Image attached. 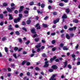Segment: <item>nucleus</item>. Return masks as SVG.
I'll use <instances>...</instances> for the list:
<instances>
[{"mask_svg":"<svg viewBox=\"0 0 80 80\" xmlns=\"http://www.w3.org/2000/svg\"><path fill=\"white\" fill-rule=\"evenodd\" d=\"M36 27H37V30H38L39 29H40V24H39L38 23L37 24L36 26H35Z\"/></svg>","mask_w":80,"mask_h":80,"instance_id":"nucleus-4","label":"nucleus"},{"mask_svg":"<svg viewBox=\"0 0 80 80\" xmlns=\"http://www.w3.org/2000/svg\"><path fill=\"white\" fill-rule=\"evenodd\" d=\"M24 13L27 14L26 15H24L25 17H28V11L25 10L24 11Z\"/></svg>","mask_w":80,"mask_h":80,"instance_id":"nucleus-5","label":"nucleus"},{"mask_svg":"<svg viewBox=\"0 0 80 80\" xmlns=\"http://www.w3.org/2000/svg\"><path fill=\"white\" fill-rule=\"evenodd\" d=\"M23 55H25V54H27V52L24 51L23 52Z\"/></svg>","mask_w":80,"mask_h":80,"instance_id":"nucleus-61","label":"nucleus"},{"mask_svg":"<svg viewBox=\"0 0 80 80\" xmlns=\"http://www.w3.org/2000/svg\"><path fill=\"white\" fill-rule=\"evenodd\" d=\"M14 13H16V14H17V13H18V12L17 10H16L14 11Z\"/></svg>","mask_w":80,"mask_h":80,"instance_id":"nucleus-43","label":"nucleus"},{"mask_svg":"<svg viewBox=\"0 0 80 80\" xmlns=\"http://www.w3.org/2000/svg\"><path fill=\"white\" fill-rule=\"evenodd\" d=\"M66 12L67 13H68L70 12V9L69 8H67L66 9Z\"/></svg>","mask_w":80,"mask_h":80,"instance_id":"nucleus-19","label":"nucleus"},{"mask_svg":"<svg viewBox=\"0 0 80 80\" xmlns=\"http://www.w3.org/2000/svg\"><path fill=\"white\" fill-rule=\"evenodd\" d=\"M77 65H80V62L78 61L77 62Z\"/></svg>","mask_w":80,"mask_h":80,"instance_id":"nucleus-54","label":"nucleus"},{"mask_svg":"<svg viewBox=\"0 0 80 80\" xmlns=\"http://www.w3.org/2000/svg\"><path fill=\"white\" fill-rule=\"evenodd\" d=\"M14 9H15V7L11 8V9L9 8H7L8 11L9 12H12V11H13V10Z\"/></svg>","mask_w":80,"mask_h":80,"instance_id":"nucleus-2","label":"nucleus"},{"mask_svg":"<svg viewBox=\"0 0 80 80\" xmlns=\"http://www.w3.org/2000/svg\"><path fill=\"white\" fill-rule=\"evenodd\" d=\"M8 16L9 17V20H12V19H13V18L12 17V15L10 14H9L8 15Z\"/></svg>","mask_w":80,"mask_h":80,"instance_id":"nucleus-13","label":"nucleus"},{"mask_svg":"<svg viewBox=\"0 0 80 80\" xmlns=\"http://www.w3.org/2000/svg\"><path fill=\"white\" fill-rule=\"evenodd\" d=\"M16 33L17 35H20V32L18 31H16Z\"/></svg>","mask_w":80,"mask_h":80,"instance_id":"nucleus-31","label":"nucleus"},{"mask_svg":"<svg viewBox=\"0 0 80 80\" xmlns=\"http://www.w3.org/2000/svg\"><path fill=\"white\" fill-rule=\"evenodd\" d=\"M55 42H56L55 40H53L52 41L51 43L52 44H54L55 43Z\"/></svg>","mask_w":80,"mask_h":80,"instance_id":"nucleus-30","label":"nucleus"},{"mask_svg":"<svg viewBox=\"0 0 80 80\" xmlns=\"http://www.w3.org/2000/svg\"><path fill=\"white\" fill-rule=\"evenodd\" d=\"M42 43H45V42H46V41H45L42 40Z\"/></svg>","mask_w":80,"mask_h":80,"instance_id":"nucleus-63","label":"nucleus"},{"mask_svg":"<svg viewBox=\"0 0 80 80\" xmlns=\"http://www.w3.org/2000/svg\"><path fill=\"white\" fill-rule=\"evenodd\" d=\"M26 62V61H23L22 63V65H25V63Z\"/></svg>","mask_w":80,"mask_h":80,"instance_id":"nucleus-33","label":"nucleus"},{"mask_svg":"<svg viewBox=\"0 0 80 80\" xmlns=\"http://www.w3.org/2000/svg\"><path fill=\"white\" fill-rule=\"evenodd\" d=\"M29 43L30 41H28L26 42V45H28V44H29Z\"/></svg>","mask_w":80,"mask_h":80,"instance_id":"nucleus-41","label":"nucleus"},{"mask_svg":"<svg viewBox=\"0 0 80 80\" xmlns=\"http://www.w3.org/2000/svg\"><path fill=\"white\" fill-rule=\"evenodd\" d=\"M22 30H25V31H27V30L25 28H23Z\"/></svg>","mask_w":80,"mask_h":80,"instance_id":"nucleus-51","label":"nucleus"},{"mask_svg":"<svg viewBox=\"0 0 80 80\" xmlns=\"http://www.w3.org/2000/svg\"><path fill=\"white\" fill-rule=\"evenodd\" d=\"M67 62L66 61L64 63V68H65L67 67Z\"/></svg>","mask_w":80,"mask_h":80,"instance_id":"nucleus-18","label":"nucleus"},{"mask_svg":"<svg viewBox=\"0 0 80 80\" xmlns=\"http://www.w3.org/2000/svg\"><path fill=\"white\" fill-rule=\"evenodd\" d=\"M24 8V7L23 6H21L20 7V9L19 10V12H21V11H22V10H23V8Z\"/></svg>","mask_w":80,"mask_h":80,"instance_id":"nucleus-12","label":"nucleus"},{"mask_svg":"<svg viewBox=\"0 0 80 80\" xmlns=\"http://www.w3.org/2000/svg\"><path fill=\"white\" fill-rule=\"evenodd\" d=\"M7 5H8V4L6 3H4L3 4V5L4 7H6V6H7Z\"/></svg>","mask_w":80,"mask_h":80,"instance_id":"nucleus-36","label":"nucleus"},{"mask_svg":"<svg viewBox=\"0 0 80 80\" xmlns=\"http://www.w3.org/2000/svg\"><path fill=\"white\" fill-rule=\"evenodd\" d=\"M79 46V45L78 44H77V46L75 47V48L76 49L78 48Z\"/></svg>","mask_w":80,"mask_h":80,"instance_id":"nucleus-46","label":"nucleus"},{"mask_svg":"<svg viewBox=\"0 0 80 80\" xmlns=\"http://www.w3.org/2000/svg\"><path fill=\"white\" fill-rule=\"evenodd\" d=\"M49 72H52L53 71V70L52 69H50L49 70Z\"/></svg>","mask_w":80,"mask_h":80,"instance_id":"nucleus-47","label":"nucleus"},{"mask_svg":"<svg viewBox=\"0 0 80 80\" xmlns=\"http://www.w3.org/2000/svg\"><path fill=\"white\" fill-rule=\"evenodd\" d=\"M57 47H54L52 48V52H55V50H56V49H57Z\"/></svg>","mask_w":80,"mask_h":80,"instance_id":"nucleus-14","label":"nucleus"},{"mask_svg":"<svg viewBox=\"0 0 80 80\" xmlns=\"http://www.w3.org/2000/svg\"><path fill=\"white\" fill-rule=\"evenodd\" d=\"M60 46L61 47H63V43L60 44Z\"/></svg>","mask_w":80,"mask_h":80,"instance_id":"nucleus-44","label":"nucleus"},{"mask_svg":"<svg viewBox=\"0 0 80 80\" xmlns=\"http://www.w3.org/2000/svg\"><path fill=\"white\" fill-rule=\"evenodd\" d=\"M42 26L43 27H44L45 28H46V27H48L47 25L45 24H43Z\"/></svg>","mask_w":80,"mask_h":80,"instance_id":"nucleus-21","label":"nucleus"},{"mask_svg":"<svg viewBox=\"0 0 80 80\" xmlns=\"http://www.w3.org/2000/svg\"><path fill=\"white\" fill-rule=\"evenodd\" d=\"M41 8H44L45 7V4H42L41 5Z\"/></svg>","mask_w":80,"mask_h":80,"instance_id":"nucleus-26","label":"nucleus"},{"mask_svg":"<svg viewBox=\"0 0 80 80\" xmlns=\"http://www.w3.org/2000/svg\"><path fill=\"white\" fill-rule=\"evenodd\" d=\"M57 14V12H53V15H55Z\"/></svg>","mask_w":80,"mask_h":80,"instance_id":"nucleus-58","label":"nucleus"},{"mask_svg":"<svg viewBox=\"0 0 80 80\" xmlns=\"http://www.w3.org/2000/svg\"><path fill=\"white\" fill-rule=\"evenodd\" d=\"M7 75L8 77H10L11 76V73H8L7 74Z\"/></svg>","mask_w":80,"mask_h":80,"instance_id":"nucleus-27","label":"nucleus"},{"mask_svg":"<svg viewBox=\"0 0 80 80\" xmlns=\"http://www.w3.org/2000/svg\"><path fill=\"white\" fill-rule=\"evenodd\" d=\"M13 57H15V58H17V54H13Z\"/></svg>","mask_w":80,"mask_h":80,"instance_id":"nucleus-34","label":"nucleus"},{"mask_svg":"<svg viewBox=\"0 0 80 80\" xmlns=\"http://www.w3.org/2000/svg\"><path fill=\"white\" fill-rule=\"evenodd\" d=\"M64 28L65 29H67V26L65 25L64 26Z\"/></svg>","mask_w":80,"mask_h":80,"instance_id":"nucleus-49","label":"nucleus"},{"mask_svg":"<svg viewBox=\"0 0 80 80\" xmlns=\"http://www.w3.org/2000/svg\"><path fill=\"white\" fill-rule=\"evenodd\" d=\"M48 61H46L45 62V65L44 66V67H47L48 66Z\"/></svg>","mask_w":80,"mask_h":80,"instance_id":"nucleus-8","label":"nucleus"},{"mask_svg":"<svg viewBox=\"0 0 80 80\" xmlns=\"http://www.w3.org/2000/svg\"><path fill=\"white\" fill-rule=\"evenodd\" d=\"M0 18H3V14H0Z\"/></svg>","mask_w":80,"mask_h":80,"instance_id":"nucleus-29","label":"nucleus"},{"mask_svg":"<svg viewBox=\"0 0 80 80\" xmlns=\"http://www.w3.org/2000/svg\"><path fill=\"white\" fill-rule=\"evenodd\" d=\"M66 37L67 39H70V36L68 35L67 34H66Z\"/></svg>","mask_w":80,"mask_h":80,"instance_id":"nucleus-16","label":"nucleus"},{"mask_svg":"<svg viewBox=\"0 0 80 80\" xmlns=\"http://www.w3.org/2000/svg\"><path fill=\"white\" fill-rule=\"evenodd\" d=\"M3 25V22H1L0 23V25H1V26H2Z\"/></svg>","mask_w":80,"mask_h":80,"instance_id":"nucleus-64","label":"nucleus"},{"mask_svg":"<svg viewBox=\"0 0 80 80\" xmlns=\"http://www.w3.org/2000/svg\"><path fill=\"white\" fill-rule=\"evenodd\" d=\"M22 14H20L19 15V18H18L17 19H15L14 20V22L15 23H18L20 21V20H21V18H22Z\"/></svg>","mask_w":80,"mask_h":80,"instance_id":"nucleus-1","label":"nucleus"},{"mask_svg":"<svg viewBox=\"0 0 80 80\" xmlns=\"http://www.w3.org/2000/svg\"><path fill=\"white\" fill-rule=\"evenodd\" d=\"M56 58H57V57H56V56H54L53 58H51L50 59V63L52 62H53L54 60L56 59Z\"/></svg>","mask_w":80,"mask_h":80,"instance_id":"nucleus-6","label":"nucleus"},{"mask_svg":"<svg viewBox=\"0 0 80 80\" xmlns=\"http://www.w3.org/2000/svg\"><path fill=\"white\" fill-rule=\"evenodd\" d=\"M68 67L69 69H71V68H72V66H71V65H68Z\"/></svg>","mask_w":80,"mask_h":80,"instance_id":"nucleus-32","label":"nucleus"},{"mask_svg":"<svg viewBox=\"0 0 80 80\" xmlns=\"http://www.w3.org/2000/svg\"><path fill=\"white\" fill-rule=\"evenodd\" d=\"M34 40L35 42H38V40H39V38H36L34 39Z\"/></svg>","mask_w":80,"mask_h":80,"instance_id":"nucleus-22","label":"nucleus"},{"mask_svg":"<svg viewBox=\"0 0 80 80\" xmlns=\"http://www.w3.org/2000/svg\"><path fill=\"white\" fill-rule=\"evenodd\" d=\"M42 57H46V54H45L44 53L42 55Z\"/></svg>","mask_w":80,"mask_h":80,"instance_id":"nucleus-56","label":"nucleus"},{"mask_svg":"<svg viewBox=\"0 0 80 80\" xmlns=\"http://www.w3.org/2000/svg\"><path fill=\"white\" fill-rule=\"evenodd\" d=\"M41 50H43L44 48H45V47L44 46H42L41 48Z\"/></svg>","mask_w":80,"mask_h":80,"instance_id":"nucleus-57","label":"nucleus"},{"mask_svg":"<svg viewBox=\"0 0 80 80\" xmlns=\"http://www.w3.org/2000/svg\"><path fill=\"white\" fill-rule=\"evenodd\" d=\"M52 68L53 69H57L58 67L57 66L54 65L52 66Z\"/></svg>","mask_w":80,"mask_h":80,"instance_id":"nucleus-10","label":"nucleus"},{"mask_svg":"<svg viewBox=\"0 0 80 80\" xmlns=\"http://www.w3.org/2000/svg\"><path fill=\"white\" fill-rule=\"evenodd\" d=\"M63 49L64 50H68V48H67L65 46H64L63 47Z\"/></svg>","mask_w":80,"mask_h":80,"instance_id":"nucleus-20","label":"nucleus"},{"mask_svg":"<svg viewBox=\"0 0 80 80\" xmlns=\"http://www.w3.org/2000/svg\"><path fill=\"white\" fill-rule=\"evenodd\" d=\"M51 35L52 36H53L54 35H55V33H52L51 34Z\"/></svg>","mask_w":80,"mask_h":80,"instance_id":"nucleus-48","label":"nucleus"},{"mask_svg":"<svg viewBox=\"0 0 80 80\" xmlns=\"http://www.w3.org/2000/svg\"><path fill=\"white\" fill-rule=\"evenodd\" d=\"M36 47L37 48H40V47H41V43H39L38 45H37L36 46Z\"/></svg>","mask_w":80,"mask_h":80,"instance_id":"nucleus-15","label":"nucleus"},{"mask_svg":"<svg viewBox=\"0 0 80 80\" xmlns=\"http://www.w3.org/2000/svg\"><path fill=\"white\" fill-rule=\"evenodd\" d=\"M31 32L32 33H34L35 34L37 32H35V28H33L31 30Z\"/></svg>","mask_w":80,"mask_h":80,"instance_id":"nucleus-7","label":"nucleus"},{"mask_svg":"<svg viewBox=\"0 0 80 80\" xmlns=\"http://www.w3.org/2000/svg\"><path fill=\"white\" fill-rule=\"evenodd\" d=\"M48 16H46L44 18V20H47V19H48Z\"/></svg>","mask_w":80,"mask_h":80,"instance_id":"nucleus-39","label":"nucleus"},{"mask_svg":"<svg viewBox=\"0 0 80 80\" xmlns=\"http://www.w3.org/2000/svg\"><path fill=\"white\" fill-rule=\"evenodd\" d=\"M40 50H41V49H40V48H38L37 50V51L38 52H40Z\"/></svg>","mask_w":80,"mask_h":80,"instance_id":"nucleus-50","label":"nucleus"},{"mask_svg":"<svg viewBox=\"0 0 80 80\" xmlns=\"http://www.w3.org/2000/svg\"><path fill=\"white\" fill-rule=\"evenodd\" d=\"M68 30L70 31H73V28H69Z\"/></svg>","mask_w":80,"mask_h":80,"instance_id":"nucleus-25","label":"nucleus"},{"mask_svg":"<svg viewBox=\"0 0 80 80\" xmlns=\"http://www.w3.org/2000/svg\"><path fill=\"white\" fill-rule=\"evenodd\" d=\"M27 65H30V62H28L27 63Z\"/></svg>","mask_w":80,"mask_h":80,"instance_id":"nucleus-60","label":"nucleus"},{"mask_svg":"<svg viewBox=\"0 0 80 80\" xmlns=\"http://www.w3.org/2000/svg\"><path fill=\"white\" fill-rule=\"evenodd\" d=\"M37 34H34L33 36H32V37H33L34 38H35V37H37Z\"/></svg>","mask_w":80,"mask_h":80,"instance_id":"nucleus-53","label":"nucleus"},{"mask_svg":"<svg viewBox=\"0 0 80 80\" xmlns=\"http://www.w3.org/2000/svg\"><path fill=\"white\" fill-rule=\"evenodd\" d=\"M18 48L17 47L15 48L14 49V50H15V51H17V50H18Z\"/></svg>","mask_w":80,"mask_h":80,"instance_id":"nucleus-37","label":"nucleus"},{"mask_svg":"<svg viewBox=\"0 0 80 80\" xmlns=\"http://www.w3.org/2000/svg\"><path fill=\"white\" fill-rule=\"evenodd\" d=\"M4 49L6 52H8V49L6 47H5Z\"/></svg>","mask_w":80,"mask_h":80,"instance_id":"nucleus-28","label":"nucleus"},{"mask_svg":"<svg viewBox=\"0 0 80 80\" xmlns=\"http://www.w3.org/2000/svg\"><path fill=\"white\" fill-rule=\"evenodd\" d=\"M59 5V6H61V7H63L64 6L63 3H60Z\"/></svg>","mask_w":80,"mask_h":80,"instance_id":"nucleus-24","label":"nucleus"},{"mask_svg":"<svg viewBox=\"0 0 80 80\" xmlns=\"http://www.w3.org/2000/svg\"><path fill=\"white\" fill-rule=\"evenodd\" d=\"M15 27H16V28H18V27H19V26H18V25L16 24L15 25Z\"/></svg>","mask_w":80,"mask_h":80,"instance_id":"nucleus-52","label":"nucleus"},{"mask_svg":"<svg viewBox=\"0 0 80 80\" xmlns=\"http://www.w3.org/2000/svg\"><path fill=\"white\" fill-rule=\"evenodd\" d=\"M67 16L65 14H64L62 17V18L63 19H64V18H67Z\"/></svg>","mask_w":80,"mask_h":80,"instance_id":"nucleus-11","label":"nucleus"},{"mask_svg":"<svg viewBox=\"0 0 80 80\" xmlns=\"http://www.w3.org/2000/svg\"><path fill=\"white\" fill-rule=\"evenodd\" d=\"M57 74H53L52 77L51 78L50 80H56V79L55 78V77L57 76Z\"/></svg>","mask_w":80,"mask_h":80,"instance_id":"nucleus-3","label":"nucleus"},{"mask_svg":"<svg viewBox=\"0 0 80 80\" xmlns=\"http://www.w3.org/2000/svg\"><path fill=\"white\" fill-rule=\"evenodd\" d=\"M61 1H64V2H65V3H67V2H68V0H61Z\"/></svg>","mask_w":80,"mask_h":80,"instance_id":"nucleus-35","label":"nucleus"},{"mask_svg":"<svg viewBox=\"0 0 80 80\" xmlns=\"http://www.w3.org/2000/svg\"><path fill=\"white\" fill-rule=\"evenodd\" d=\"M13 6H15V4L13 3H12L11 4V7H13Z\"/></svg>","mask_w":80,"mask_h":80,"instance_id":"nucleus-55","label":"nucleus"},{"mask_svg":"<svg viewBox=\"0 0 80 80\" xmlns=\"http://www.w3.org/2000/svg\"><path fill=\"white\" fill-rule=\"evenodd\" d=\"M73 22H75V23H78V21L77 19L73 20Z\"/></svg>","mask_w":80,"mask_h":80,"instance_id":"nucleus-23","label":"nucleus"},{"mask_svg":"<svg viewBox=\"0 0 80 80\" xmlns=\"http://www.w3.org/2000/svg\"><path fill=\"white\" fill-rule=\"evenodd\" d=\"M72 58H75V55L73 54L72 55Z\"/></svg>","mask_w":80,"mask_h":80,"instance_id":"nucleus-45","label":"nucleus"},{"mask_svg":"<svg viewBox=\"0 0 80 80\" xmlns=\"http://www.w3.org/2000/svg\"><path fill=\"white\" fill-rule=\"evenodd\" d=\"M8 72H11V68H9L8 69Z\"/></svg>","mask_w":80,"mask_h":80,"instance_id":"nucleus-62","label":"nucleus"},{"mask_svg":"<svg viewBox=\"0 0 80 80\" xmlns=\"http://www.w3.org/2000/svg\"><path fill=\"white\" fill-rule=\"evenodd\" d=\"M27 75H28V76H29V75H30V72H28L27 73Z\"/></svg>","mask_w":80,"mask_h":80,"instance_id":"nucleus-59","label":"nucleus"},{"mask_svg":"<svg viewBox=\"0 0 80 80\" xmlns=\"http://www.w3.org/2000/svg\"><path fill=\"white\" fill-rule=\"evenodd\" d=\"M26 23L28 25H29L31 23V21L30 20H28L27 21Z\"/></svg>","mask_w":80,"mask_h":80,"instance_id":"nucleus-17","label":"nucleus"},{"mask_svg":"<svg viewBox=\"0 0 80 80\" xmlns=\"http://www.w3.org/2000/svg\"><path fill=\"white\" fill-rule=\"evenodd\" d=\"M33 2H31L30 3H29V5H30L32 6V5H33Z\"/></svg>","mask_w":80,"mask_h":80,"instance_id":"nucleus-38","label":"nucleus"},{"mask_svg":"<svg viewBox=\"0 0 80 80\" xmlns=\"http://www.w3.org/2000/svg\"><path fill=\"white\" fill-rule=\"evenodd\" d=\"M59 20H60V19H58L53 21V23L54 24H56L57 23H58L59 22Z\"/></svg>","mask_w":80,"mask_h":80,"instance_id":"nucleus-9","label":"nucleus"},{"mask_svg":"<svg viewBox=\"0 0 80 80\" xmlns=\"http://www.w3.org/2000/svg\"><path fill=\"white\" fill-rule=\"evenodd\" d=\"M2 41H5L6 40V38L5 37L3 38L2 39Z\"/></svg>","mask_w":80,"mask_h":80,"instance_id":"nucleus-40","label":"nucleus"},{"mask_svg":"<svg viewBox=\"0 0 80 80\" xmlns=\"http://www.w3.org/2000/svg\"><path fill=\"white\" fill-rule=\"evenodd\" d=\"M36 70H39L40 69H39V68L38 67H36L35 68Z\"/></svg>","mask_w":80,"mask_h":80,"instance_id":"nucleus-42","label":"nucleus"}]
</instances>
